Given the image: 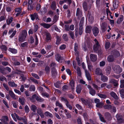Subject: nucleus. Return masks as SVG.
I'll list each match as a JSON object with an SVG mask.
<instances>
[{
    "mask_svg": "<svg viewBox=\"0 0 124 124\" xmlns=\"http://www.w3.org/2000/svg\"><path fill=\"white\" fill-rule=\"evenodd\" d=\"M101 75V79L102 81L106 82L108 81V78L107 76L103 75H102V74Z\"/></svg>",
    "mask_w": 124,
    "mask_h": 124,
    "instance_id": "nucleus-19",
    "label": "nucleus"
},
{
    "mask_svg": "<svg viewBox=\"0 0 124 124\" xmlns=\"http://www.w3.org/2000/svg\"><path fill=\"white\" fill-rule=\"evenodd\" d=\"M37 109L36 107L34 105H32L31 107V109L34 112H35Z\"/></svg>",
    "mask_w": 124,
    "mask_h": 124,
    "instance_id": "nucleus-36",
    "label": "nucleus"
},
{
    "mask_svg": "<svg viewBox=\"0 0 124 124\" xmlns=\"http://www.w3.org/2000/svg\"><path fill=\"white\" fill-rule=\"evenodd\" d=\"M120 93L123 98L124 97V89H122L120 90Z\"/></svg>",
    "mask_w": 124,
    "mask_h": 124,
    "instance_id": "nucleus-45",
    "label": "nucleus"
},
{
    "mask_svg": "<svg viewBox=\"0 0 124 124\" xmlns=\"http://www.w3.org/2000/svg\"><path fill=\"white\" fill-rule=\"evenodd\" d=\"M70 84L72 89H74V81L73 80L71 81L70 82Z\"/></svg>",
    "mask_w": 124,
    "mask_h": 124,
    "instance_id": "nucleus-52",
    "label": "nucleus"
},
{
    "mask_svg": "<svg viewBox=\"0 0 124 124\" xmlns=\"http://www.w3.org/2000/svg\"><path fill=\"white\" fill-rule=\"evenodd\" d=\"M97 95L100 97L102 98L105 99L107 97L106 95L100 93H98Z\"/></svg>",
    "mask_w": 124,
    "mask_h": 124,
    "instance_id": "nucleus-39",
    "label": "nucleus"
},
{
    "mask_svg": "<svg viewBox=\"0 0 124 124\" xmlns=\"http://www.w3.org/2000/svg\"><path fill=\"white\" fill-rule=\"evenodd\" d=\"M112 54L113 56L115 57H118L120 55V54L118 52L115 50L113 51L112 52Z\"/></svg>",
    "mask_w": 124,
    "mask_h": 124,
    "instance_id": "nucleus-12",
    "label": "nucleus"
},
{
    "mask_svg": "<svg viewBox=\"0 0 124 124\" xmlns=\"http://www.w3.org/2000/svg\"><path fill=\"white\" fill-rule=\"evenodd\" d=\"M113 70L115 73L119 74L121 72L122 69L119 65L115 66L113 68Z\"/></svg>",
    "mask_w": 124,
    "mask_h": 124,
    "instance_id": "nucleus-4",
    "label": "nucleus"
},
{
    "mask_svg": "<svg viewBox=\"0 0 124 124\" xmlns=\"http://www.w3.org/2000/svg\"><path fill=\"white\" fill-rule=\"evenodd\" d=\"M55 105L56 106L59 107L61 109L63 108V106L62 104L58 101H56Z\"/></svg>",
    "mask_w": 124,
    "mask_h": 124,
    "instance_id": "nucleus-37",
    "label": "nucleus"
},
{
    "mask_svg": "<svg viewBox=\"0 0 124 124\" xmlns=\"http://www.w3.org/2000/svg\"><path fill=\"white\" fill-rule=\"evenodd\" d=\"M83 6L84 10L85 11H87L88 8L87 3L85 2H84L83 4Z\"/></svg>",
    "mask_w": 124,
    "mask_h": 124,
    "instance_id": "nucleus-30",
    "label": "nucleus"
},
{
    "mask_svg": "<svg viewBox=\"0 0 124 124\" xmlns=\"http://www.w3.org/2000/svg\"><path fill=\"white\" fill-rule=\"evenodd\" d=\"M98 114L99 116V118L101 121L103 122H105L106 121L104 119V118L102 116V115L100 113H98Z\"/></svg>",
    "mask_w": 124,
    "mask_h": 124,
    "instance_id": "nucleus-33",
    "label": "nucleus"
},
{
    "mask_svg": "<svg viewBox=\"0 0 124 124\" xmlns=\"http://www.w3.org/2000/svg\"><path fill=\"white\" fill-rule=\"evenodd\" d=\"M56 5L55 2H53L51 5V8L52 9L55 10L56 8Z\"/></svg>",
    "mask_w": 124,
    "mask_h": 124,
    "instance_id": "nucleus-35",
    "label": "nucleus"
},
{
    "mask_svg": "<svg viewBox=\"0 0 124 124\" xmlns=\"http://www.w3.org/2000/svg\"><path fill=\"white\" fill-rule=\"evenodd\" d=\"M27 34V32L25 30H24L23 31L21 34L20 35L19 37V41L22 42L25 41V40Z\"/></svg>",
    "mask_w": 124,
    "mask_h": 124,
    "instance_id": "nucleus-1",
    "label": "nucleus"
},
{
    "mask_svg": "<svg viewBox=\"0 0 124 124\" xmlns=\"http://www.w3.org/2000/svg\"><path fill=\"white\" fill-rule=\"evenodd\" d=\"M94 41L95 44L94 46L93 49L94 51H96L99 49L100 48V46L96 39H94Z\"/></svg>",
    "mask_w": 124,
    "mask_h": 124,
    "instance_id": "nucleus-5",
    "label": "nucleus"
},
{
    "mask_svg": "<svg viewBox=\"0 0 124 124\" xmlns=\"http://www.w3.org/2000/svg\"><path fill=\"white\" fill-rule=\"evenodd\" d=\"M92 30L93 34L95 36H96L99 33V31L98 28L95 27L93 28Z\"/></svg>",
    "mask_w": 124,
    "mask_h": 124,
    "instance_id": "nucleus-10",
    "label": "nucleus"
},
{
    "mask_svg": "<svg viewBox=\"0 0 124 124\" xmlns=\"http://www.w3.org/2000/svg\"><path fill=\"white\" fill-rule=\"evenodd\" d=\"M61 100L64 102L67 108H69L70 110L72 109V106L70 104L68 100L66 99L63 97H62L61 98Z\"/></svg>",
    "mask_w": 124,
    "mask_h": 124,
    "instance_id": "nucleus-3",
    "label": "nucleus"
},
{
    "mask_svg": "<svg viewBox=\"0 0 124 124\" xmlns=\"http://www.w3.org/2000/svg\"><path fill=\"white\" fill-rule=\"evenodd\" d=\"M13 20V18L12 17H9L6 21L8 25H9L11 23Z\"/></svg>",
    "mask_w": 124,
    "mask_h": 124,
    "instance_id": "nucleus-26",
    "label": "nucleus"
},
{
    "mask_svg": "<svg viewBox=\"0 0 124 124\" xmlns=\"http://www.w3.org/2000/svg\"><path fill=\"white\" fill-rule=\"evenodd\" d=\"M95 73L99 75H101L102 74V71L100 68H97L95 70Z\"/></svg>",
    "mask_w": 124,
    "mask_h": 124,
    "instance_id": "nucleus-22",
    "label": "nucleus"
},
{
    "mask_svg": "<svg viewBox=\"0 0 124 124\" xmlns=\"http://www.w3.org/2000/svg\"><path fill=\"white\" fill-rule=\"evenodd\" d=\"M69 34L71 38L73 39L74 38V35L73 32L72 31H70L69 33Z\"/></svg>",
    "mask_w": 124,
    "mask_h": 124,
    "instance_id": "nucleus-60",
    "label": "nucleus"
},
{
    "mask_svg": "<svg viewBox=\"0 0 124 124\" xmlns=\"http://www.w3.org/2000/svg\"><path fill=\"white\" fill-rule=\"evenodd\" d=\"M103 105V104L102 102H100L97 104H96V107L98 108H101L102 107Z\"/></svg>",
    "mask_w": 124,
    "mask_h": 124,
    "instance_id": "nucleus-50",
    "label": "nucleus"
},
{
    "mask_svg": "<svg viewBox=\"0 0 124 124\" xmlns=\"http://www.w3.org/2000/svg\"><path fill=\"white\" fill-rule=\"evenodd\" d=\"M37 113L40 115L42 118H44V115L42 110L39 108H38L37 110Z\"/></svg>",
    "mask_w": 124,
    "mask_h": 124,
    "instance_id": "nucleus-9",
    "label": "nucleus"
},
{
    "mask_svg": "<svg viewBox=\"0 0 124 124\" xmlns=\"http://www.w3.org/2000/svg\"><path fill=\"white\" fill-rule=\"evenodd\" d=\"M118 81L115 80L111 79L109 81V83L114 84L115 86H116L118 85Z\"/></svg>",
    "mask_w": 124,
    "mask_h": 124,
    "instance_id": "nucleus-18",
    "label": "nucleus"
},
{
    "mask_svg": "<svg viewBox=\"0 0 124 124\" xmlns=\"http://www.w3.org/2000/svg\"><path fill=\"white\" fill-rule=\"evenodd\" d=\"M30 90L31 91H34L35 90V86L33 85H31L30 87Z\"/></svg>",
    "mask_w": 124,
    "mask_h": 124,
    "instance_id": "nucleus-51",
    "label": "nucleus"
},
{
    "mask_svg": "<svg viewBox=\"0 0 124 124\" xmlns=\"http://www.w3.org/2000/svg\"><path fill=\"white\" fill-rule=\"evenodd\" d=\"M123 20V17H121L118 19L116 23L117 24H120Z\"/></svg>",
    "mask_w": 124,
    "mask_h": 124,
    "instance_id": "nucleus-47",
    "label": "nucleus"
},
{
    "mask_svg": "<svg viewBox=\"0 0 124 124\" xmlns=\"http://www.w3.org/2000/svg\"><path fill=\"white\" fill-rule=\"evenodd\" d=\"M31 19L33 21L35 19L37 20L38 19V15L36 13H35L33 15H31Z\"/></svg>",
    "mask_w": 124,
    "mask_h": 124,
    "instance_id": "nucleus-17",
    "label": "nucleus"
},
{
    "mask_svg": "<svg viewBox=\"0 0 124 124\" xmlns=\"http://www.w3.org/2000/svg\"><path fill=\"white\" fill-rule=\"evenodd\" d=\"M46 41L48 42V41H50L51 40V37L49 33L46 32Z\"/></svg>",
    "mask_w": 124,
    "mask_h": 124,
    "instance_id": "nucleus-20",
    "label": "nucleus"
},
{
    "mask_svg": "<svg viewBox=\"0 0 124 124\" xmlns=\"http://www.w3.org/2000/svg\"><path fill=\"white\" fill-rule=\"evenodd\" d=\"M24 110L26 113H28L29 111V108L27 105H26L24 107Z\"/></svg>",
    "mask_w": 124,
    "mask_h": 124,
    "instance_id": "nucleus-48",
    "label": "nucleus"
},
{
    "mask_svg": "<svg viewBox=\"0 0 124 124\" xmlns=\"http://www.w3.org/2000/svg\"><path fill=\"white\" fill-rule=\"evenodd\" d=\"M92 85L93 88L95 89L96 90H98L100 89V87H98L97 85L94 83H93L92 84Z\"/></svg>",
    "mask_w": 124,
    "mask_h": 124,
    "instance_id": "nucleus-49",
    "label": "nucleus"
},
{
    "mask_svg": "<svg viewBox=\"0 0 124 124\" xmlns=\"http://www.w3.org/2000/svg\"><path fill=\"white\" fill-rule=\"evenodd\" d=\"M76 60H77V61L78 65L79 66H80L81 61L79 59V58H78V57H76Z\"/></svg>",
    "mask_w": 124,
    "mask_h": 124,
    "instance_id": "nucleus-55",
    "label": "nucleus"
},
{
    "mask_svg": "<svg viewBox=\"0 0 124 124\" xmlns=\"http://www.w3.org/2000/svg\"><path fill=\"white\" fill-rule=\"evenodd\" d=\"M82 90L81 87L80 85H77L76 87V92L78 93H80L81 92Z\"/></svg>",
    "mask_w": 124,
    "mask_h": 124,
    "instance_id": "nucleus-21",
    "label": "nucleus"
},
{
    "mask_svg": "<svg viewBox=\"0 0 124 124\" xmlns=\"http://www.w3.org/2000/svg\"><path fill=\"white\" fill-rule=\"evenodd\" d=\"M42 95L43 96H45L46 97H48L49 96V94L46 93H42Z\"/></svg>",
    "mask_w": 124,
    "mask_h": 124,
    "instance_id": "nucleus-62",
    "label": "nucleus"
},
{
    "mask_svg": "<svg viewBox=\"0 0 124 124\" xmlns=\"http://www.w3.org/2000/svg\"><path fill=\"white\" fill-rule=\"evenodd\" d=\"M114 59V56L113 55L109 56L107 58L108 61L109 62H113Z\"/></svg>",
    "mask_w": 124,
    "mask_h": 124,
    "instance_id": "nucleus-23",
    "label": "nucleus"
},
{
    "mask_svg": "<svg viewBox=\"0 0 124 124\" xmlns=\"http://www.w3.org/2000/svg\"><path fill=\"white\" fill-rule=\"evenodd\" d=\"M110 95L113 98H116L117 97V96L116 93L113 92H112L110 93Z\"/></svg>",
    "mask_w": 124,
    "mask_h": 124,
    "instance_id": "nucleus-40",
    "label": "nucleus"
},
{
    "mask_svg": "<svg viewBox=\"0 0 124 124\" xmlns=\"http://www.w3.org/2000/svg\"><path fill=\"white\" fill-rule=\"evenodd\" d=\"M120 87L121 88H124V79L121 80Z\"/></svg>",
    "mask_w": 124,
    "mask_h": 124,
    "instance_id": "nucleus-42",
    "label": "nucleus"
},
{
    "mask_svg": "<svg viewBox=\"0 0 124 124\" xmlns=\"http://www.w3.org/2000/svg\"><path fill=\"white\" fill-rule=\"evenodd\" d=\"M110 43L108 42L106 43L105 44V48L106 49H108L110 46Z\"/></svg>",
    "mask_w": 124,
    "mask_h": 124,
    "instance_id": "nucleus-57",
    "label": "nucleus"
},
{
    "mask_svg": "<svg viewBox=\"0 0 124 124\" xmlns=\"http://www.w3.org/2000/svg\"><path fill=\"white\" fill-rule=\"evenodd\" d=\"M41 25L44 28L46 29L49 28L51 26V25L50 24L45 23H41Z\"/></svg>",
    "mask_w": 124,
    "mask_h": 124,
    "instance_id": "nucleus-25",
    "label": "nucleus"
},
{
    "mask_svg": "<svg viewBox=\"0 0 124 124\" xmlns=\"http://www.w3.org/2000/svg\"><path fill=\"white\" fill-rule=\"evenodd\" d=\"M90 58L92 61L95 62L97 60V56L95 55L91 54L90 55Z\"/></svg>",
    "mask_w": 124,
    "mask_h": 124,
    "instance_id": "nucleus-13",
    "label": "nucleus"
},
{
    "mask_svg": "<svg viewBox=\"0 0 124 124\" xmlns=\"http://www.w3.org/2000/svg\"><path fill=\"white\" fill-rule=\"evenodd\" d=\"M78 48V45L77 44H75V46L74 47V50L76 52L75 54L76 55H78V53L77 52Z\"/></svg>",
    "mask_w": 124,
    "mask_h": 124,
    "instance_id": "nucleus-32",
    "label": "nucleus"
},
{
    "mask_svg": "<svg viewBox=\"0 0 124 124\" xmlns=\"http://www.w3.org/2000/svg\"><path fill=\"white\" fill-rule=\"evenodd\" d=\"M35 98L37 101L40 102H41L43 101V99L41 98L39 96H38L35 94H34L32 96V98L31 99V100L32 101H33L32 99H33Z\"/></svg>",
    "mask_w": 124,
    "mask_h": 124,
    "instance_id": "nucleus-6",
    "label": "nucleus"
},
{
    "mask_svg": "<svg viewBox=\"0 0 124 124\" xmlns=\"http://www.w3.org/2000/svg\"><path fill=\"white\" fill-rule=\"evenodd\" d=\"M17 115L16 113L12 114H11V115L14 121L16 122L17 121V120L16 118Z\"/></svg>",
    "mask_w": 124,
    "mask_h": 124,
    "instance_id": "nucleus-41",
    "label": "nucleus"
},
{
    "mask_svg": "<svg viewBox=\"0 0 124 124\" xmlns=\"http://www.w3.org/2000/svg\"><path fill=\"white\" fill-rule=\"evenodd\" d=\"M9 93L12 98L14 99H16V96L12 91L9 90Z\"/></svg>",
    "mask_w": 124,
    "mask_h": 124,
    "instance_id": "nucleus-16",
    "label": "nucleus"
},
{
    "mask_svg": "<svg viewBox=\"0 0 124 124\" xmlns=\"http://www.w3.org/2000/svg\"><path fill=\"white\" fill-rule=\"evenodd\" d=\"M82 66L83 68L85 70L86 76L87 80H91V78L90 74L88 71L85 69L86 67L84 62H83L82 64Z\"/></svg>",
    "mask_w": 124,
    "mask_h": 124,
    "instance_id": "nucleus-2",
    "label": "nucleus"
},
{
    "mask_svg": "<svg viewBox=\"0 0 124 124\" xmlns=\"http://www.w3.org/2000/svg\"><path fill=\"white\" fill-rule=\"evenodd\" d=\"M111 67L109 66H108L106 69V73L108 74H109L111 70Z\"/></svg>",
    "mask_w": 124,
    "mask_h": 124,
    "instance_id": "nucleus-43",
    "label": "nucleus"
},
{
    "mask_svg": "<svg viewBox=\"0 0 124 124\" xmlns=\"http://www.w3.org/2000/svg\"><path fill=\"white\" fill-rule=\"evenodd\" d=\"M87 88L89 90V93L90 94L93 96L96 93L95 91L89 85H88L87 86Z\"/></svg>",
    "mask_w": 124,
    "mask_h": 124,
    "instance_id": "nucleus-8",
    "label": "nucleus"
},
{
    "mask_svg": "<svg viewBox=\"0 0 124 124\" xmlns=\"http://www.w3.org/2000/svg\"><path fill=\"white\" fill-rule=\"evenodd\" d=\"M118 2L117 0H114L113 2V6L114 9H116L117 8L118 6Z\"/></svg>",
    "mask_w": 124,
    "mask_h": 124,
    "instance_id": "nucleus-15",
    "label": "nucleus"
},
{
    "mask_svg": "<svg viewBox=\"0 0 124 124\" xmlns=\"http://www.w3.org/2000/svg\"><path fill=\"white\" fill-rule=\"evenodd\" d=\"M63 38L65 41H67L68 39V38L67 35L66 34H64L62 36Z\"/></svg>",
    "mask_w": 124,
    "mask_h": 124,
    "instance_id": "nucleus-58",
    "label": "nucleus"
},
{
    "mask_svg": "<svg viewBox=\"0 0 124 124\" xmlns=\"http://www.w3.org/2000/svg\"><path fill=\"white\" fill-rule=\"evenodd\" d=\"M1 48L3 51H6L7 50L6 46L5 45H2L1 46Z\"/></svg>",
    "mask_w": 124,
    "mask_h": 124,
    "instance_id": "nucleus-59",
    "label": "nucleus"
},
{
    "mask_svg": "<svg viewBox=\"0 0 124 124\" xmlns=\"http://www.w3.org/2000/svg\"><path fill=\"white\" fill-rule=\"evenodd\" d=\"M19 101L22 105H24V102L25 101V99L23 97L22 98H19Z\"/></svg>",
    "mask_w": 124,
    "mask_h": 124,
    "instance_id": "nucleus-31",
    "label": "nucleus"
},
{
    "mask_svg": "<svg viewBox=\"0 0 124 124\" xmlns=\"http://www.w3.org/2000/svg\"><path fill=\"white\" fill-rule=\"evenodd\" d=\"M81 100L82 102V103L84 104L85 105L87 104V100H85L84 99L81 98Z\"/></svg>",
    "mask_w": 124,
    "mask_h": 124,
    "instance_id": "nucleus-54",
    "label": "nucleus"
},
{
    "mask_svg": "<svg viewBox=\"0 0 124 124\" xmlns=\"http://www.w3.org/2000/svg\"><path fill=\"white\" fill-rule=\"evenodd\" d=\"M9 50L11 53L13 54H16L17 52V50H16L11 48H9Z\"/></svg>",
    "mask_w": 124,
    "mask_h": 124,
    "instance_id": "nucleus-38",
    "label": "nucleus"
},
{
    "mask_svg": "<svg viewBox=\"0 0 124 124\" xmlns=\"http://www.w3.org/2000/svg\"><path fill=\"white\" fill-rule=\"evenodd\" d=\"M33 2L32 0H29L28 2V4H29V5H28V9H30L29 8V6L30 7H31V5L32 3Z\"/></svg>",
    "mask_w": 124,
    "mask_h": 124,
    "instance_id": "nucleus-56",
    "label": "nucleus"
},
{
    "mask_svg": "<svg viewBox=\"0 0 124 124\" xmlns=\"http://www.w3.org/2000/svg\"><path fill=\"white\" fill-rule=\"evenodd\" d=\"M22 8H16L15 9V13H17L16 14V16L19 15L21 12Z\"/></svg>",
    "mask_w": 124,
    "mask_h": 124,
    "instance_id": "nucleus-11",
    "label": "nucleus"
},
{
    "mask_svg": "<svg viewBox=\"0 0 124 124\" xmlns=\"http://www.w3.org/2000/svg\"><path fill=\"white\" fill-rule=\"evenodd\" d=\"M105 62L104 61H102L100 62V65L101 67L104 66L105 64Z\"/></svg>",
    "mask_w": 124,
    "mask_h": 124,
    "instance_id": "nucleus-61",
    "label": "nucleus"
},
{
    "mask_svg": "<svg viewBox=\"0 0 124 124\" xmlns=\"http://www.w3.org/2000/svg\"><path fill=\"white\" fill-rule=\"evenodd\" d=\"M116 117L118 121H120L121 122H123V121L122 120V116L121 115L117 114L116 116Z\"/></svg>",
    "mask_w": 124,
    "mask_h": 124,
    "instance_id": "nucleus-24",
    "label": "nucleus"
},
{
    "mask_svg": "<svg viewBox=\"0 0 124 124\" xmlns=\"http://www.w3.org/2000/svg\"><path fill=\"white\" fill-rule=\"evenodd\" d=\"M9 85L11 87H16L17 86V84H16L14 82L9 81L8 82Z\"/></svg>",
    "mask_w": 124,
    "mask_h": 124,
    "instance_id": "nucleus-29",
    "label": "nucleus"
},
{
    "mask_svg": "<svg viewBox=\"0 0 124 124\" xmlns=\"http://www.w3.org/2000/svg\"><path fill=\"white\" fill-rule=\"evenodd\" d=\"M93 20V17L91 15H89V17L88 20L91 23H92Z\"/></svg>",
    "mask_w": 124,
    "mask_h": 124,
    "instance_id": "nucleus-44",
    "label": "nucleus"
},
{
    "mask_svg": "<svg viewBox=\"0 0 124 124\" xmlns=\"http://www.w3.org/2000/svg\"><path fill=\"white\" fill-rule=\"evenodd\" d=\"M76 69L77 70L78 75L79 76H80L81 75V71L79 67H77Z\"/></svg>",
    "mask_w": 124,
    "mask_h": 124,
    "instance_id": "nucleus-34",
    "label": "nucleus"
},
{
    "mask_svg": "<svg viewBox=\"0 0 124 124\" xmlns=\"http://www.w3.org/2000/svg\"><path fill=\"white\" fill-rule=\"evenodd\" d=\"M83 32V27L82 26H80L79 28V33L80 35H81L82 34Z\"/></svg>",
    "mask_w": 124,
    "mask_h": 124,
    "instance_id": "nucleus-53",
    "label": "nucleus"
},
{
    "mask_svg": "<svg viewBox=\"0 0 124 124\" xmlns=\"http://www.w3.org/2000/svg\"><path fill=\"white\" fill-rule=\"evenodd\" d=\"M76 107L79 110L82 109V107L79 104H77L76 105Z\"/></svg>",
    "mask_w": 124,
    "mask_h": 124,
    "instance_id": "nucleus-63",
    "label": "nucleus"
},
{
    "mask_svg": "<svg viewBox=\"0 0 124 124\" xmlns=\"http://www.w3.org/2000/svg\"><path fill=\"white\" fill-rule=\"evenodd\" d=\"M76 15L78 16V18H80L82 16V12L79 8H77Z\"/></svg>",
    "mask_w": 124,
    "mask_h": 124,
    "instance_id": "nucleus-14",
    "label": "nucleus"
},
{
    "mask_svg": "<svg viewBox=\"0 0 124 124\" xmlns=\"http://www.w3.org/2000/svg\"><path fill=\"white\" fill-rule=\"evenodd\" d=\"M61 40L59 37L57 36V40L56 44L57 45L59 44L61 41Z\"/></svg>",
    "mask_w": 124,
    "mask_h": 124,
    "instance_id": "nucleus-46",
    "label": "nucleus"
},
{
    "mask_svg": "<svg viewBox=\"0 0 124 124\" xmlns=\"http://www.w3.org/2000/svg\"><path fill=\"white\" fill-rule=\"evenodd\" d=\"M44 115L46 117H49L51 118L53 117V115L48 111L44 113Z\"/></svg>",
    "mask_w": 124,
    "mask_h": 124,
    "instance_id": "nucleus-27",
    "label": "nucleus"
},
{
    "mask_svg": "<svg viewBox=\"0 0 124 124\" xmlns=\"http://www.w3.org/2000/svg\"><path fill=\"white\" fill-rule=\"evenodd\" d=\"M55 59L56 60L59 62H62L64 60V58L61 56L60 55L57 54L55 55Z\"/></svg>",
    "mask_w": 124,
    "mask_h": 124,
    "instance_id": "nucleus-7",
    "label": "nucleus"
},
{
    "mask_svg": "<svg viewBox=\"0 0 124 124\" xmlns=\"http://www.w3.org/2000/svg\"><path fill=\"white\" fill-rule=\"evenodd\" d=\"M47 123L48 124H53V121L51 119H49L47 121Z\"/></svg>",
    "mask_w": 124,
    "mask_h": 124,
    "instance_id": "nucleus-64",
    "label": "nucleus"
},
{
    "mask_svg": "<svg viewBox=\"0 0 124 124\" xmlns=\"http://www.w3.org/2000/svg\"><path fill=\"white\" fill-rule=\"evenodd\" d=\"M88 68L90 71H92L94 70L93 66L90 63L87 62Z\"/></svg>",
    "mask_w": 124,
    "mask_h": 124,
    "instance_id": "nucleus-28",
    "label": "nucleus"
}]
</instances>
